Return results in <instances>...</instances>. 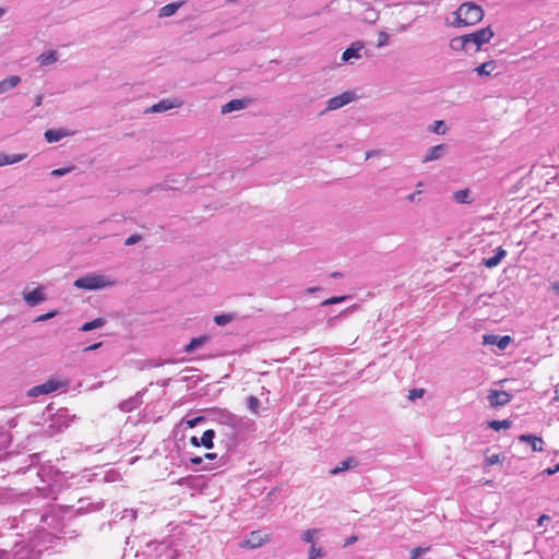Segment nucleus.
Returning a JSON list of instances; mask_svg holds the SVG:
<instances>
[{
    "mask_svg": "<svg viewBox=\"0 0 559 559\" xmlns=\"http://www.w3.org/2000/svg\"><path fill=\"white\" fill-rule=\"evenodd\" d=\"M55 537H57L56 534L47 532L45 528L38 530L31 537L28 545L16 542L12 554L0 549V559H38Z\"/></svg>",
    "mask_w": 559,
    "mask_h": 559,
    "instance_id": "f257e3e1",
    "label": "nucleus"
},
{
    "mask_svg": "<svg viewBox=\"0 0 559 559\" xmlns=\"http://www.w3.org/2000/svg\"><path fill=\"white\" fill-rule=\"evenodd\" d=\"M454 15L455 19L452 23L454 27L471 26L483 20L484 11L474 2H465L457 8Z\"/></svg>",
    "mask_w": 559,
    "mask_h": 559,
    "instance_id": "f03ea898",
    "label": "nucleus"
},
{
    "mask_svg": "<svg viewBox=\"0 0 559 559\" xmlns=\"http://www.w3.org/2000/svg\"><path fill=\"white\" fill-rule=\"evenodd\" d=\"M116 284V280L104 273H88L74 281L73 285L79 289L98 290L111 287Z\"/></svg>",
    "mask_w": 559,
    "mask_h": 559,
    "instance_id": "7ed1b4c3",
    "label": "nucleus"
},
{
    "mask_svg": "<svg viewBox=\"0 0 559 559\" xmlns=\"http://www.w3.org/2000/svg\"><path fill=\"white\" fill-rule=\"evenodd\" d=\"M257 430V424L253 419L237 415L229 431H225L230 442L236 443L245 439L247 435Z\"/></svg>",
    "mask_w": 559,
    "mask_h": 559,
    "instance_id": "20e7f679",
    "label": "nucleus"
},
{
    "mask_svg": "<svg viewBox=\"0 0 559 559\" xmlns=\"http://www.w3.org/2000/svg\"><path fill=\"white\" fill-rule=\"evenodd\" d=\"M493 31L488 26L477 29L474 33L464 35L465 41L467 43L468 49L475 47V50H480L481 46L489 43L493 37Z\"/></svg>",
    "mask_w": 559,
    "mask_h": 559,
    "instance_id": "39448f33",
    "label": "nucleus"
},
{
    "mask_svg": "<svg viewBox=\"0 0 559 559\" xmlns=\"http://www.w3.org/2000/svg\"><path fill=\"white\" fill-rule=\"evenodd\" d=\"M147 554L148 556H155V559H176L178 556L177 549L166 542L147 545Z\"/></svg>",
    "mask_w": 559,
    "mask_h": 559,
    "instance_id": "423d86ee",
    "label": "nucleus"
},
{
    "mask_svg": "<svg viewBox=\"0 0 559 559\" xmlns=\"http://www.w3.org/2000/svg\"><path fill=\"white\" fill-rule=\"evenodd\" d=\"M270 540V535L262 531L250 532L239 544L241 548L255 549Z\"/></svg>",
    "mask_w": 559,
    "mask_h": 559,
    "instance_id": "0eeeda50",
    "label": "nucleus"
},
{
    "mask_svg": "<svg viewBox=\"0 0 559 559\" xmlns=\"http://www.w3.org/2000/svg\"><path fill=\"white\" fill-rule=\"evenodd\" d=\"M355 98H356L355 93L350 92V91H347L337 96H334L326 102V108L322 111V114H324L326 111L340 109V108L350 104L352 102H354Z\"/></svg>",
    "mask_w": 559,
    "mask_h": 559,
    "instance_id": "6e6552de",
    "label": "nucleus"
},
{
    "mask_svg": "<svg viewBox=\"0 0 559 559\" xmlns=\"http://www.w3.org/2000/svg\"><path fill=\"white\" fill-rule=\"evenodd\" d=\"M236 414L227 411V409H216L213 411V418L215 423L221 427L222 431H229L233 423L236 418Z\"/></svg>",
    "mask_w": 559,
    "mask_h": 559,
    "instance_id": "1a4fd4ad",
    "label": "nucleus"
},
{
    "mask_svg": "<svg viewBox=\"0 0 559 559\" xmlns=\"http://www.w3.org/2000/svg\"><path fill=\"white\" fill-rule=\"evenodd\" d=\"M487 400L490 407L498 408L510 402L511 394L502 390H490L487 395Z\"/></svg>",
    "mask_w": 559,
    "mask_h": 559,
    "instance_id": "9d476101",
    "label": "nucleus"
},
{
    "mask_svg": "<svg viewBox=\"0 0 559 559\" xmlns=\"http://www.w3.org/2000/svg\"><path fill=\"white\" fill-rule=\"evenodd\" d=\"M512 343V337L509 335H496V334H485L483 336L484 345H495L499 350H504Z\"/></svg>",
    "mask_w": 559,
    "mask_h": 559,
    "instance_id": "9b49d317",
    "label": "nucleus"
},
{
    "mask_svg": "<svg viewBox=\"0 0 559 559\" xmlns=\"http://www.w3.org/2000/svg\"><path fill=\"white\" fill-rule=\"evenodd\" d=\"M23 299L29 307H35L47 299L45 288L39 286L32 292H24Z\"/></svg>",
    "mask_w": 559,
    "mask_h": 559,
    "instance_id": "f8f14e48",
    "label": "nucleus"
},
{
    "mask_svg": "<svg viewBox=\"0 0 559 559\" xmlns=\"http://www.w3.org/2000/svg\"><path fill=\"white\" fill-rule=\"evenodd\" d=\"M448 153V146L445 144H439L431 146L426 152L423 163H429L433 160L441 159Z\"/></svg>",
    "mask_w": 559,
    "mask_h": 559,
    "instance_id": "ddd939ff",
    "label": "nucleus"
},
{
    "mask_svg": "<svg viewBox=\"0 0 559 559\" xmlns=\"http://www.w3.org/2000/svg\"><path fill=\"white\" fill-rule=\"evenodd\" d=\"M364 49V44L361 41L353 43L342 55V60L344 62H350L353 59H360V51Z\"/></svg>",
    "mask_w": 559,
    "mask_h": 559,
    "instance_id": "4468645a",
    "label": "nucleus"
},
{
    "mask_svg": "<svg viewBox=\"0 0 559 559\" xmlns=\"http://www.w3.org/2000/svg\"><path fill=\"white\" fill-rule=\"evenodd\" d=\"M498 68V62L496 60H489L476 67L474 71L478 76H490L497 72Z\"/></svg>",
    "mask_w": 559,
    "mask_h": 559,
    "instance_id": "2eb2a0df",
    "label": "nucleus"
},
{
    "mask_svg": "<svg viewBox=\"0 0 559 559\" xmlns=\"http://www.w3.org/2000/svg\"><path fill=\"white\" fill-rule=\"evenodd\" d=\"M519 440L521 442L528 443L534 452H542L544 450V441L540 437H536L534 435H521Z\"/></svg>",
    "mask_w": 559,
    "mask_h": 559,
    "instance_id": "dca6fc26",
    "label": "nucleus"
},
{
    "mask_svg": "<svg viewBox=\"0 0 559 559\" xmlns=\"http://www.w3.org/2000/svg\"><path fill=\"white\" fill-rule=\"evenodd\" d=\"M249 103V99H233L226 103L224 106H222V114H229L233 111L245 109Z\"/></svg>",
    "mask_w": 559,
    "mask_h": 559,
    "instance_id": "f3484780",
    "label": "nucleus"
},
{
    "mask_svg": "<svg viewBox=\"0 0 559 559\" xmlns=\"http://www.w3.org/2000/svg\"><path fill=\"white\" fill-rule=\"evenodd\" d=\"M58 60H59V55L55 50L45 51L37 57V61L40 67H47V66L53 64Z\"/></svg>",
    "mask_w": 559,
    "mask_h": 559,
    "instance_id": "a211bd4d",
    "label": "nucleus"
},
{
    "mask_svg": "<svg viewBox=\"0 0 559 559\" xmlns=\"http://www.w3.org/2000/svg\"><path fill=\"white\" fill-rule=\"evenodd\" d=\"M21 82V78L17 75H11L0 81V95L9 92L10 90L17 86Z\"/></svg>",
    "mask_w": 559,
    "mask_h": 559,
    "instance_id": "6ab92c4d",
    "label": "nucleus"
},
{
    "mask_svg": "<svg viewBox=\"0 0 559 559\" xmlns=\"http://www.w3.org/2000/svg\"><path fill=\"white\" fill-rule=\"evenodd\" d=\"M358 464L357 460L354 459V457H348L344 461H342L337 466H335L334 468H332L330 471V474L331 475H337L340 473H343L345 471H348L350 468H354L356 467Z\"/></svg>",
    "mask_w": 559,
    "mask_h": 559,
    "instance_id": "aec40b11",
    "label": "nucleus"
},
{
    "mask_svg": "<svg viewBox=\"0 0 559 559\" xmlns=\"http://www.w3.org/2000/svg\"><path fill=\"white\" fill-rule=\"evenodd\" d=\"M26 158V154H5L0 153V167L20 163Z\"/></svg>",
    "mask_w": 559,
    "mask_h": 559,
    "instance_id": "412c9836",
    "label": "nucleus"
},
{
    "mask_svg": "<svg viewBox=\"0 0 559 559\" xmlns=\"http://www.w3.org/2000/svg\"><path fill=\"white\" fill-rule=\"evenodd\" d=\"M210 337L207 335H201L198 337H194L190 341L189 344L185 346V353L191 354L198 348L202 347L204 344L209 342Z\"/></svg>",
    "mask_w": 559,
    "mask_h": 559,
    "instance_id": "4be33fe9",
    "label": "nucleus"
},
{
    "mask_svg": "<svg viewBox=\"0 0 559 559\" xmlns=\"http://www.w3.org/2000/svg\"><path fill=\"white\" fill-rule=\"evenodd\" d=\"M70 135V133L63 129H50L45 132V139L48 143H55Z\"/></svg>",
    "mask_w": 559,
    "mask_h": 559,
    "instance_id": "5701e85b",
    "label": "nucleus"
},
{
    "mask_svg": "<svg viewBox=\"0 0 559 559\" xmlns=\"http://www.w3.org/2000/svg\"><path fill=\"white\" fill-rule=\"evenodd\" d=\"M506 255H507V251L504 249H502L501 247H499V248H497L495 255L484 260V264L490 269L495 267L502 261V259Z\"/></svg>",
    "mask_w": 559,
    "mask_h": 559,
    "instance_id": "b1692460",
    "label": "nucleus"
},
{
    "mask_svg": "<svg viewBox=\"0 0 559 559\" xmlns=\"http://www.w3.org/2000/svg\"><path fill=\"white\" fill-rule=\"evenodd\" d=\"M183 4V2H173V3H168L164 7H162L158 11V16L159 17H169V16H173L178 10L179 8Z\"/></svg>",
    "mask_w": 559,
    "mask_h": 559,
    "instance_id": "393cba45",
    "label": "nucleus"
},
{
    "mask_svg": "<svg viewBox=\"0 0 559 559\" xmlns=\"http://www.w3.org/2000/svg\"><path fill=\"white\" fill-rule=\"evenodd\" d=\"M60 386H32L28 392H27V395L29 397H38L40 395H47V394H50L52 392H55L57 389H59Z\"/></svg>",
    "mask_w": 559,
    "mask_h": 559,
    "instance_id": "a878e982",
    "label": "nucleus"
},
{
    "mask_svg": "<svg viewBox=\"0 0 559 559\" xmlns=\"http://www.w3.org/2000/svg\"><path fill=\"white\" fill-rule=\"evenodd\" d=\"M106 324V320L104 318H97L90 322H85L81 328L80 331L82 332H90L92 330L100 329Z\"/></svg>",
    "mask_w": 559,
    "mask_h": 559,
    "instance_id": "bb28decb",
    "label": "nucleus"
},
{
    "mask_svg": "<svg viewBox=\"0 0 559 559\" xmlns=\"http://www.w3.org/2000/svg\"><path fill=\"white\" fill-rule=\"evenodd\" d=\"M141 404L139 396H133L120 403L119 407L122 412H131Z\"/></svg>",
    "mask_w": 559,
    "mask_h": 559,
    "instance_id": "cd10ccee",
    "label": "nucleus"
},
{
    "mask_svg": "<svg viewBox=\"0 0 559 559\" xmlns=\"http://www.w3.org/2000/svg\"><path fill=\"white\" fill-rule=\"evenodd\" d=\"M247 408L254 415H259L261 402L258 397L250 395L246 399Z\"/></svg>",
    "mask_w": 559,
    "mask_h": 559,
    "instance_id": "c85d7f7f",
    "label": "nucleus"
},
{
    "mask_svg": "<svg viewBox=\"0 0 559 559\" xmlns=\"http://www.w3.org/2000/svg\"><path fill=\"white\" fill-rule=\"evenodd\" d=\"M487 426L496 431H499L501 429H509L512 426V421L509 419L503 420H490L487 421Z\"/></svg>",
    "mask_w": 559,
    "mask_h": 559,
    "instance_id": "c756f323",
    "label": "nucleus"
},
{
    "mask_svg": "<svg viewBox=\"0 0 559 559\" xmlns=\"http://www.w3.org/2000/svg\"><path fill=\"white\" fill-rule=\"evenodd\" d=\"M174 107H175V105L173 102L164 99V100H160L159 103L153 105L151 107L150 111L151 112H164Z\"/></svg>",
    "mask_w": 559,
    "mask_h": 559,
    "instance_id": "7c9ffc66",
    "label": "nucleus"
},
{
    "mask_svg": "<svg viewBox=\"0 0 559 559\" xmlns=\"http://www.w3.org/2000/svg\"><path fill=\"white\" fill-rule=\"evenodd\" d=\"M214 437H215L214 430H212V429L205 430L200 439L202 445H204L206 449H212L214 445L213 444Z\"/></svg>",
    "mask_w": 559,
    "mask_h": 559,
    "instance_id": "2f4dec72",
    "label": "nucleus"
},
{
    "mask_svg": "<svg viewBox=\"0 0 559 559\" xmlns=\"http://www.w3.org/2000/svg\"><path fill=\"white\" fill-rule=\"evenodd\" d=\"M450 46L454 50H466V51H468L467 43L465 41L464 35L463 36L454 37L451 40Z\"/></svg>",
    "mask_w": 559,
    "mask_h": 559,
    "instance_id": "473e14b6",
    "label": "nucleus"
},
{
    "mask_svg": "<svg viewBox=\"0 0 559 559\" xmlns=\"http://www.w3.org/2000/svg\"><path fill=\"white\" fill-rule=\"evenodd\" d=\"M235 319V314L233 313H222L214 317V322L217 325L224 326L230 323Z\"/></svg>",
    "mask_w": 559,
    "mask_h": 559,
    "instance_id": "72a5a7b5",
    "label": "nucleus"
},
{
    "mask_svg": "<svg viewBox=\"0 0 559 559\" xmlns=\"http://www.w3.org/2000/svg\"><path fill=\"white\" fill-rule=\"evenodd\" d=\"M429 130L436 134H445L447 127L442 120H436L430 127Z\"/></svg>",
    "mask_w": 559,
    "mask_h": 559,
    "instance_id": "f704fd0d",
    "label": "nucleus"
},
{
    "mask_svg": "<svg viewBox=\"0 0 559 559\" xmlns=\"http://www.w3.org/2000/svg\"><path fill=\"white\" fill-rule=\"evenodd\" d=\"M319 531L316 528L307 530L302 533L301 539L306 543L313 544L316 536L318 535Z\"/></svg>",
    "mask_w": 559,
    "mask_h": 559,
    "instance_id": "c9c22d12",
    "label": "nucleus"
},
{
    "mask_svg": "<svg viewBox=\"0 0 559 559\" xmlns=\"http://www.w3.org/2000/svg\"><path fill=\"white\" fill-rule=\"evenodd\" d=\"M502 460H503V457L498 453L488 455L485 460V466L488 467V466H491L495 464H500L502 462Z\"/></svg>",
    "mask_w": 559,
    "mask_h": 559,
    "instance_id": "e433bc0d",
    "label": "nucleus"
},
{
    "mask_svg": "<svg viewBox=\"0 0 559 559\" xmlns=\"http://www.w3.org/2000/svg\"><path fill=\"white\" fill-rule=\"evenodd\" d=\"M425 394V390L423 388H415L409 391L408 393V400L409 401H416L417 399H421Z\"/></svg>",
    "mask_w": 559,
    "mask_h": 559,
    "instance_id": "4c0bfd02",
    "label": "nucleus"
},
{
    "mask_svg": "<svg viewBox=\"0 0 559 559\" xmlns=\"http://www.w3.org/2000/svg\"><path fill=\"white\" fill-rule=\"evenodd\" d=\"M468 190H459L454 193V200L457 203H467L468 202Z\"/></svg>",
    "mask_w": 559,
    "mask_h": 559,
    "instance_id": "58836bf2",
    "label": "nucleus"
},
{
    "mask_svg": "<svg viewBox=\"0 0 559 559\" xmlns=\"http://www.w3.org/2000/svg\"><path fill=\"white\" fill-rule=\"evenodd\" d=\"M348 298H349L348 296L331 297V298L325 299L324 301H322L321 306L325 307V306H329V305L341 304V302L345 301Z\"/></svg>",
    "mask_w": 559,
    "mask_h": 559,
    "instance_id": "ea45409f",
    "label": "nucleus"
},
{
    "mask_svg": "<svg viewBox=\"0 0 559 559\" xmlns=\"http://www.w3.org/2000/svg\"><path fill=\"white\" fill-rule=\"evenodd\" d=\"M74 169L73 166L53 169L50 175L52 177H62L70 174Z\"/></svg>",
    "mask_w": 559,
    "mask_h": 559,
    "instance_id": "a19ab883",
    "label": "nucleus"
},
{
    "mask_svg": "<svg viewBox=\"0 0 559 559\" xmlns=\"http://www.w3.org/2000/svg\"><path fill=\"white\" fill-rule=\"evenodd\" d=\"M389 40H390L389 34L385 33V32H380L379 36H378V44H377V46L379 48L384 47V46H386L389 44Z\"/></svg>",
    "mask_w": 559,
    "mask_h": 559,
    "instance_id": "79ce46f5",
    "label": "nucleus"
},
{
    "mask_svg": "<svg viewBox=\"0 0 559 559\" xmlns=\"http://www.w3.org/2000/svg\"><path fill=\"white\" fill-rule=\"evenodd\" d=\"M58 314V311L57 310H52V311H49L47 313H44V314H40L38 316L34 322H44L46 320H49V319H52L55 318L56 316Z\"/></svg>",
    "mask_w": 559,
    "mask_h": 559,
    "instance_id": "37998d69",
    "label": "nucleus"
},
{
    "mask_svg": "<svg viewBox=\"0 0 559 559\" xmlns=\"http://www.w3.org/2000/svg\"><path fill=\"white\" fill-rule=\"evenodd\" d=\"M429 550L428 547H416L412 551L411 559H418L420 556L426 554Z\"/></svg>",
    "mask_w": 559,
    "mask_h": 559,
    "instance_id": "c03bdc74",
    "label": "nucleus"
},
{
    "mask_svg": "<svg viewBox=\"0 0 559 559\" xmlns=\"http://www.w3.org/2000/svg\"><path fill=\"white\" fill-rule=\"evenodd\" d=\"M323 555L322 552V549L321 548H317L314 547L313 545L311 546L310 550H309V557L308 559H318L319 557H321Z\"/></svg>",
    "mask_w": 559,
    "mask_h": 559,
    "instance_id": "a18cd8bd",
    "label": "nucleus"
},
{
    "mask_svg": "<svg viewBox=\"0 0 559 559\" xmlns=\"http://www.w3.org/2000/svg\"><path fill=\"white\" fill-rule=\"evenodd\" d=\"M141 237L139 235H131L127 240L124 241L126 246H132L136 242H139Z\"/></svg>",
    "mask_w": 559,
    "mask_h": 559,
    "instance_id": "49530a36",
    "label": "nucleus"
},
{
    "mask_svg": "<svg viewBox=\"0 0 559 559\" xmlns=\"http://www.w3.org/2000/svg\"><path fill=\"white\" fill-rule=\"evenodd\" d=\"M557 472H559V463H558L556 466H554V467H548V468H546V469L544 471V473H545V474H547V475H554V474H556Z\"/></svg>",
    "mask_w": 559,
    "mask_h": 559,
    "instance_id": "de8ad7c7",
    "label": "nucleus"
},
{
    "mask_svg": "<svg viewBox=\"0 0 559 559\" xmlns=\"http://www.w3.org/2000/svg\"><path fill=\"white\" fill-rule=\"evenodd\" d=\"M190 462L193 465H200L203 462V457H201V456H193V457L190 459Z\"/></svg>",
    "mask_w": 559,
    "mask_h": 559,
    "instance_id": "09e8293b",
    "label": "nucleus"
},
{
    "mask_svg": "<svg viewBox=\"0 0 559 559\" xmlns=\"http://www.w3.org/2000/svg\"><path fill=\"white\" fill-rule=\"evenodd\" d=\"M420 193H421V191H420V190H417V191L413 192L412 194H409V195L407 197V200H408L409 202H415V201H416L417 195H418V194H420Z\"/></svg>",
    "mask_w": 559,
    "mask_h": 559,
    "instance_id": "8fccbe9b",
    "label": "nucleus"
},
{
    "mask_svg": "<svg viewBox=\"0 0 559 559\" xmlns=\"http://www.w3.org/2000/svg\"><path fill=\"white\" fill-rule=\"evenodd\" d=\"M549 520H550V518L548 515H545V514L540 515L539 519L537 520V524H538V526H542V525H544L545 521H549Z\"/></svg>",
    "mask_w": 559,
    "mask_h": 559,
    "instance_id": "3c124183",
    "label": "nucleus"
},
{
    "mask_svg": "<svg viewBox=\"0 0 559 559\" xmlns=\"http://www.w3.org/2000/svg\"><path fill=\"white\" fill-rule=\"evenodd\" d=\"M190 442H191V444H193V445H195V447H199V445H201V444H202V443H201V440H200L198 437H195V436H193V437L190 439Z\"/></svg>",
    "mask_w": 559,
    "mask_h": 559,
    "instance_id": "603ef678",
    "label": "nucleus"
},
{
    "mask_svg": "<svg viewBox=\"0 0 559 559\" xmlns=\"http://www.w3.org/2000/svg\"><path fill=\"white\" fill-rule=\"evenodd\" d=\"M100 345H102V343H96V344L90 345L85 348V352L95 350V349L99 348Z\"/></svg>",
    "mask_w": 559,
    "mask_h": 559,
    "instance_id": "864d4df0",
    "label": "nucleus"
},
{
    "mask_svg": "<svg viewBox=\"0 0 559 559\" xmlns=\"http://www.w3.org/2000/svg\"><path fill=\"white\" fill-rule=\"evenodd\" d=\"M551 289L559 295V280L551 285Z\"/></svg>",
    "mask_w": 559,
    "mask_h": 559,
    "instance_id": "5fc2aeb1",
    "label": "nucleus"
},
{
    "mask_svg": "<svg viewBox=\"0 0 559 559\" xmlns=\"http://www.w3.org/2000/svg\"><path fill=\"white\" fill-rule=\"evenodd\" d=\"M43 103V95H37L35 97V106H40Z\"/></svg>",
    "mask_w": 559,
    "mask_h": 559,
    "instance_id": "6e6d98bb",
    "label": "nucleus"
},
{
    "mask_svg": "<svg viewBox=\"0 0 559 559\" xmlns=\"http://www.w3.org/2000/svg\"><path fill=\"white\" fill-rule=\"evenodd\" d=\"M216 456H217L216 453H206L204 455V457L207 459V460H214Z\"/></svg>",
    "mask_w": 559,
    "mask_h": 559,
    "instance_id": "4d7b16f0",
    "label": "nucleus"
},
{
    "mask_svg": "<svg viewBox=\"0 0 559 559\" xmlns=\"http://www.w3.org/2000/svg\"><path fill=\"white\" fill-rule=\"evenodd\" d=\"M318 290H320V288H319V287H310V288H308V289L306 290V293L311 294V293H314V292H318Z\"/></svg>",
    "mask_w": 559,
    "mask_h": 559,
    "instance_id": "13d9d810",
    "label": "nucleus"
},
{
    "mask_svg": "<svg viewBox=\"0 0 559 559\" xmlns=\"http://www.w3.org/2000/svg\"><path fill=\"white\" fill-rule=\"evenodd\" d=\"M50 518H51L50 515L45 514V515H43V516H41V521H43L44 523H48V520H49Z\"/></svg>",
    "mask_w": 559,
    "mask_h": 559,
    "instance_id": "bf43d9fd",
    "label": "nucleus"
},
{
    "mask_svg": "<svg viewBox=\"0 0 559 559\" xmlns=\"http://www.w3.org/2000/svg\"><path fill=\"white\" fill-rule=\"evenodd\" d=\"M356 540H357V537L356 536H352L350 538H348L346 544L349 545V544L355 543Z\"/></svg>",
    "mask_w": 559,
    "mask_h": 559,
    "instance_id": "052dcab7",
    "label": "nucleus"
},
{
    "mask_svg": "<svg viewBox=\"0 0 559 559\" xmlns=\"http://www.w3.org/2000/svg\"><path fill=\"white\" fill-rule=\"evenodd\" d=\"M0 439H1V442H2V443H4V442H7V440H8V436H7V435H4V433H1V435H0Z\"/></svg>",
    "mask_w": 559,
    "mask_h": 559,
    "instance_id": "680f3d73",
    "label": "nucleus"
},
{
    "mask_svg": "<svg viewBox=\"0 0 559 559\" xmlns=\"http://www.w3.org/2000/svg\"><path fill=\"white\" fill-rule=\"evenodd\" d=\"M187 380H188V377L183 376V377H181L180 379H178L177 381H178V382H185V381H187Z\"/></svg>",
    "mask_w": 559,
    "mask_h": 559,
    "instance_id": "e2e57ef3",
    "label": "nucleus"
},
{
    "mask_svg": "<svg viewBox=\"0 0 559 559\" xmlns=\"http://www.w3.org/2000/svg\"><path fill=\"white\" fill-rule=\"evenodd\" d=\"M423 186H424L423 181H419V182L416 185V187H417V189H418V190H419V189H421V187H423Z\"/></svg>",
    "mask_w": 559,
    "mask_h": 559,
    "instance_id": "0e129e2a",
    "label": "nucleus"
},
{
    "mask_svg": "<svg viewBox=\"0 0 559 559\" xmlns=\"http://www.w3.org/2000/svg\"><path fill=\"white\" fill-rule=\"evenodd\" d=\"M45 384H49V385H52V384H58L57 382L52 381V380H49L47 381Z\"/></svg>",
    "mask_w": 559,
    "mask_h": 559,
    "instance_id": "69168bd1",
    "label": "nucleus"
},
{
    "mask_svg": "<svg viewBox=\"0 0 559 559\" xmlns=\"http://www.w3.org/2000/svg\"><path fill=\"white\" fill-rule=\"evenodd\" d=\"M5 13V9L0 8V17Z\"/></svg>",
    "mask_w": 559,
    "mask_h": 559,
    "instance_id": "338daca9",
    "label": "nucleus"
},
{
    "mask_svg": "<svg viewBox=\"0 0 559 559\" xmlns=\"http://www.w3.org/2000/svg\"><path fill=\"white\" fill-rule=\"evenodd\" d=\"M130 513H131L132 519H135V512H133V510H130Z\"/></svg>",
    "mask_w": 559,
    "mask_h": 559,
    "instance_id": "774afa93",
    "label": "nucleus"
}]
</instances>
